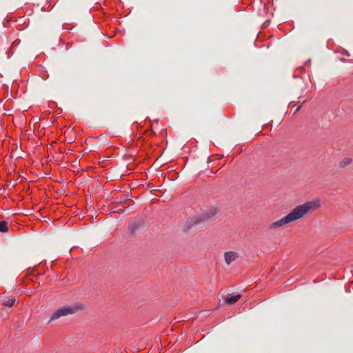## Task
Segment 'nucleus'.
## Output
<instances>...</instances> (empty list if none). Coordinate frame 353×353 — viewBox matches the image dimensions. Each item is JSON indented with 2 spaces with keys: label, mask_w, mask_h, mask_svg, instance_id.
<instances>
[{
  "label": "nucleus",
  "mask_w": 353,
  "mask_h": 353,
  "mask_svg": "<svg viewBox=\"0 0 353 353\" xmlns=\"http://www.w3.org/2000/svg\"><path fill=\"white\" fill-rule=\"evenodd\" d=\"M319 207L320 201L319 199H314L296 206L288 215H286V216L290 223L294 222L314 211Z\"/></svg>",
  "instance_id": "1"
},
{
  "label": "nucleus",
  "mask_w": 353,
  "mask_h": 353,
  "mask_svg": "<svg viewBox=\"0 0 353 353\" xmlns=\"http://www.w3.org/2000/svg\"><path fill=\"white\" fill-rule=\"evenodd\" d=\"M83 305L81 303H75L72 305L63 306L56 310L51 316L49 322L58 319L61 316H64L68 314H72L75 312L83 310Z\"/></svg>",
  "instance_id": "2"
},
{
  "label": "nucleus",
  "mask_w": 353,
  "mask_h": 353,
  "mask_svg": "<svg viewBox=\"0 0 353 353\" xmlns=\"http://www.w3.org/2000/svg\"><path fill=\"white\" fill-rule=\"evenodd\" d=\"M288 223H290V221L288 219L287 216H285L276 221L271 223L269 225V228L270 229H276L278 228H281Z\"/></svg>",
  "instance_id": "3"
},
{
  "label": "nucleus",
  "mask_w": 353,
  "mask_h": 353,
  "mask_svg": "<svg viewBox=\"0 0 353 353\" xmlns=\"http://www.w3.org/2000/svg\"><path fill=\"white\" fill-rule=\"evenodd\" d=\"M238 257V254L235 252H228L225 253L224 259L228 265H230Z\"/></svg>",
  "instance_id": "4"
},
{
  "label": "nucleus",
  "mask_w": 353,
  "mask_h": 353,
  "mask_svg": "<svg viewBox=\"0 0 353 353\" xmlns=\"http://www.w3.org/2000/svg\"><path fill=\"white\" fill-rule=\"evenodd\" d=\"M352 162V159L351 158L345 157L339 161V165L341 168H344L347 165H350Z\"/></svg>",
  "instance_id": "5"
},
{
  "label": "nucleus",
  "mask_w": 353,
  "mask_h": 353,
  "mask_svg": "<svg viewBox=\"0 0 353 353\" xmlns=\"http://www.w3.org/2000/svg\"><path fill=\"white\" fill-rule=\"evenodd\" d=\"M240 297H241L240 294L232 296L230 297L227 298L225 299V302L229 305H232V304L235 303L236 301H238L239 299H240Z\"/></svg>",
  "instance_id": "6"
},
{
  "label": "nucleus",
  "mask_w": 353,
  "mask_h": 353,
  "mask_svg": "<svg viewBox=\"0 0 353 353\" xmlns=\"http://www.w3.org/2000/svg\"><path fill=\"white\" fill-rule=\"evenodd\" d=\"M217 210L216 208H212L210 210L205 214L204 219L210 220L212 219L216 214Z\"/></svg>",
  "instance_id": "7"
},
{
  "label": "nucleus",
  "mask_w": 353,
  "mask_h": 353,
  "mask_svg": "<svg viewBox=\"0 0 353 353\" xmlns=\"http://www.w3.org/2000/svg\"><path fill=\"white\" fill-rule=\"evenodd\" d=\"M15 301H16V300L14 298L8 299H2L1 304L4 306L11 307L12 306H13Z\"/></svg>",
  "instance_id": "8"
},
{
  "label": "nucleus",
  "mask_w": 353,
  "mask_h": 353,
  "mask_svg": "<svg viewBox=\"0 0 353 353\" xmlns=\"http://www.w3.org/2000/svg\"><path fill=\"white\" fill-rule=\"evenodd\" d=\"M8 230V223L5 221H0V232H5Z\"/></svg>",
  "instance_id": "9"
},
{
  "label": "nucleus",
  "mask_w": 353,
  "mask_h": 353,
  "mask_svg": "<svg viewBox=\"0 0 353 353\" xmlns=\"http://www.w3.org/2000/svg\"><path fill=\"white\" fill-rule=\"evenodd\" d=\"M74 139H75V137H68V139H67V141H68V143H72L74 141ZM59 140L61 141H66V139H62L61 136H60Z\"/></svg>",
  "instance_id": "10"
},
{
  "label": "nucleus",
  "mask_w": 353,
  "mask_h": 353,
  "mask_svg": "<svg viewBox=\"0 0 353 353\" xmlns=\"http://www.w3.org/2000/svg\"><path fill=\"white\" fill-rule=\"evenodd\" d=\"M301 105L296 106V110H294V112L295 113V112H298L301 109Z\"/></svg>",
  "instance_id": "11"
},
{
  "label": "nucleus",
  "mask_w": 353,
  "mask_h": 353,
  "mask_svg": "<svg viewBox=\"0 0 353 353\" xmlns=\"http://www.w3.org/2000/svg\"><path fill=\"white\" fill-rule=\"evenodd\" d=\"M92 137H88V139H85V141L88 142L89 141Z\"/></svg>",
  "instance_id": "12"
},
{
  "label": "nucleus",
  "mask_w": 353,
  "mask_h": 353,
  "mask_svg": "<svg viewBox=\"0 0 353 353\" xmlns=\"http://www.w3.org/2000/svg\"><path fill=\"white\" fill-rule=\"evenodd\" d=\"M263 130V128H262L261 130H259L258 131V132H259V133L262 132V130Z\"/></svg>",
  "instance_id": "13"
},
{
  "label": "nucleus",
  "mask_w": 353,
  "mask_h": 353,
  "mask_svg": "<svg viewBox=\"0 0 353 353\" xmlns=\"http://www.w3.org/2000/svg\"><path fill=\"white\" fill-rule=\"evenodd\" d=\"M296 110L295 105L292 106V109Z\"/></svg>",
  "instance_id": "14"
},
{
  "label": "nucleus",
  "mask_w": 353,
  "mask_h": 353,
  "mask_svg": "<svg viewBox=\"0 0 353 353\" xmlns=\"http://www.w3.org/2000/svg\"><path fill=\"white\" fill-rule=\"evenodd\" d=\"M296 110L295 105L292 106V109Z\"/></svg>",
  "instance_id": "15"
},
{
  "label": "nucleus",
  "mask_w": 353,
  "mask_h": 353,
  "mask_svg": "<svg viewBox=\"0 0 353 353\" xmlns=\"http://www.w3.org/2000/svg\"><path fill=\"white\" fill-rule=\"evenodd\" d=\"M33 127H34L33 130H35V128H36L35 125H33Z\"/></svg>",
  "instance_id": "16"
},
{
  "label": "nucleus",
  "mask_w": 353,
  "mask_h": 353,
  "mask_svg": "<svg viewBox=\"0 0 353 353\" xmlns=\"http://www.w3.org/2000/svg\"><path fill=\"white\" fill-rule=\"evenodd\" d=\"M33 127H34L33 130H35V128H36L35 125H33Z\"/></svg>",
  "instance_id": "17"
},
{
  "label": "nucleus",
  "mask_w": 353,
  "mask_h": 353,
  "mask_svg": "<svg viewBox=\"0 0 353 353\" xmlns=\"http://www.w3.org/2000/svg\"><path fill=\"white\" fill-rule=\"evenodd\" d=\"M33 127H34L33 130H35V128H36L35 125H33Z\"/></svg>",
  "instance_id": "18"
}]
</instances>
